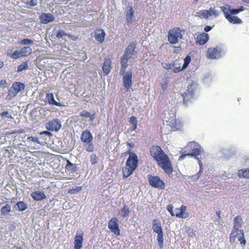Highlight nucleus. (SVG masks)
Returning <instances> with one entry per match:
<instances>
[{
  "label": "nucleus",
  "mask_w": 249,
  "mask_h": 249,
  "mask_svg": "<svg viewBox=\"0 0 249 249\" xmlns=\"http://www.w3.org/2000/svg\"><path fill=\"white\" fill-rule=\"evenodd\" d=\"M150 152L158 165L169 177L171 176L173 171L172 162L161 147L158 145L153 146L150 149Z\"/></svg>",
  "instance_id": "obj_1"
},
{
  "label": "nucleus",
  "mask_w": 249,
  "mask_h": 249,
  "mask_svg": "<svg viewBox=\"0 0 249 249\" xmlns=\"http://www.w3.org/2000/svg\"><path fill=\"white\" fill-rule=\"evenodd\" d=\"M129 156L126 160L125 166L123 168V176L124 178L129 177L138 166L139 160L138 156L134 153L131 152L129 149L126 152Z\"/></svg>",
  "instance_id": "obj_2"
},
{
  "label": "nucleus",
  "mask_w": 249,
  "mask_h": 249,
  "mask_svg": "<svg viewBox=\"0 0 249 249\" xmlns=\"http://www.w3.org/2000/svg\"><path fill=\"white\" fill-rule=\"evenodd\" d=\"M185 148L187 150L189 156L194 157L199 161L200 160L197 156L203 152V150L199 143L195 142H189Z\"/></svg>",
  "instance_id": "obj_3"
},
{
  "label": "nucleus",
  "mask_w": 249,
  "mask_h": 249,
  "mask_svg": "<svg viewBox=\"0 0 249 249\" xmlns=\"http://www.w3.org/2000/svg\"><path fill=\"white\" fill-rule=\"evenodd\" d=\"M152 229L154 231L157 233V241L160 249L163 248V233L161 227V222L157 219L153 220Z\"/></svg>",
  "instance_id": "obj_4"
},
{
  "label": "nucleus",
  "mask_w": 249,
  "mask_h": 249,
  "mask_svg": "<svg viewBox=\"0 0 249 249\" xmlns=\"http://www.w3.org/2000/svg\"><path fill=\"white\" fill-rule=\"evenodd\" d=\"M93 137L89 130L84 131L81 135V140L85 143L86 150L89 152L94 151V145L92 143Z\"/></svg>",
  "instance_id": "obj_5"
},
{
  "label": "nucleus",
  "mask_w": 249,
  "mask_h": 249,
  "mask_svg": "<svg viewBox=\"0 0 249 249\" xmlns=\"http://www.w3.org/2000/svg\"><path fill=\"white\" fill-rule=\"evenodd\" d=\"M229 238L231 244H233L235 242L236 238L242 247L244 246L246 244L244 232L241 230H232Z\"/></svg>",
  "instance_id": "obj_6"
},
{
  "label": "nucleus",
  "mask_w": 249,
  "mask_h": 249,
  "mask_svg": "<svg viewBox=\"0 0 249 249\" xmlns=\"http://www.w3.org/2000/svg\"><path fill=\"white\" fill-rule=\"evenodd\" d=\"M147 178L149 185L153 188L163 190L165 188V183L158 176L149 174Z\"/></svg>",
  "instance_id": "obj_7"
},
{
  "label": "nucleus",
  "mask_w": 249,
  "mask_h": 249,
  "mask_svg": "<svg viewBox=\"0 0 249 249\" xmlns=\"http://www.w3.org/2000/svg\"><path fill=\"white\" fill-rule=\"evenodd\" d=\"M25 86L20 82H15L13 84L12 87L8 91V94L7 97L9 99H12L15 97L18 92L24 89Z\"/></svg>",
  "instance_id": "obj_8"
},
{
  "label": "nucleus",
  "mask_w": 249,
  "mask_h": 249,
  "mask_svg": "<svg viewBox=\"0 0 249 249\" xmlns=\"http://www.w3.org/2000/svg\"><path fill=\"white\" fill-rule=\"evenodd\" d=\"M182 35L179 28L174 29L168 32V39L171 44H176L179 38H182Z\"/></svg>",
  "instance_id": "obj_9"
},
{
  "label": "nucleus",
  "mask_w": 249,
  "mask_h": 249,
  "mask_svg": "<svg viewBox=\"0 0 249 249\" xmlns=\"http://www.w3.org/2000/svg\"><path fill=\"white\" fill-rule=\"evenodd\" d=\"M123 76L122 81L124 89L126 91H129L132 85V71L129 70L126 71V73L123 75H121Z\"/></svg>",
  "instance_id": "obj_10"
},
{
  "label": "nucleus",
  "mask_w": 249,
  "mask_h": 249,
  "mask_svg": "<svg viewBox=\"0 0 249 249\" xmlns=\"http://www.w3.org/2000/svg\"><path fill=\"white\" fill-rule=\"evenodd\" d=\"M108 228L116 236L121 234V230L119 228V220L116 217H112L109 220Z\"/></svg>",
  "instance_id": "obj_11"
},
{
  "label": "nucleus",
  "mask_w": 249,
  "mask_h": 249,
  "mask_svg": "<svg viewBox=\"0 0 249 249\" xmlns=\"http://www.w3.org/2000/svg\"><path fill=\"white\" fill-rule=\"evenodd\" d=\"M84 232L81 229H78L74 237V249H81L84 241Z\"/></svg>",
  "instance_id": "obj_12"
},
{
  "label": "nucleus",
  "mask_w": 249,
  "mask_h": 249,
  "mask_svg": "<svg viewBox=\"0 0 249 249\" xmlns=\"http://www.w3.org/2000/svg\"><path fill=\"white\" fill-rule=\"evenodd\" d=\"M135 10L132 5H128L125 13V20L127 25H130L135 21Z\"/></svg>",
  "instance_id": "obj_13"
},
{
  "label": "nucleus",
  "mask_w": 249,
  "mask_h": 249,
  "mask_svg": "<svg viewBox=\"0 0 249 249\" xmlns=\"http://www.w3.org/2000/svg\"><path fill=\"white\" fill-rule=\"evenodd\" d=\"M195 87L193 85H189L188 86L186 92H185L182 96L183 97V102L184 104H187L189 101H191V100L194 97V90Z\"/></svg>",
  "instance_id": "obj_14"
},
{
  "label": "nucleus",
  "mask_w": 249,
  "mask_h": 249,
  "mask_svg": "<svg viewBox=\"0 0 249 249\" xmlns=\"http://www.w3.org/2000/svg\"><path fill=\"white\" fill-rule=\"evenodd\" d=\"M221 49L218 47L211 48L207 52V56L211 59L219 58L221 54Z\"/></svg>",
  "instance_id": "obj_15"
},
{
  "label": "nucleus",
  "mask_w": 249,
  "mask_h": 249,
  "mask_svg": "<svg viewBox=\"0 0 249 249\" xmlns=\"http://www.w3.org/2000/svg\"><path fill=\"white\" fill-rule=\"evenodd\" d=\"M39 18L42 24H46L49 22H53L55 20V17L51 13H43L41 14Z\"/></svg>",
  "instance_id": "obj_16"
},
{
  "label": "nucleus",
  "mask_w": 249,
  "mask_h": 249,
  "mask_svg": "<svg viewBox=\"0 0 249 249\" xmlns=\"http://www.w3.org/2000/svg\"><path fill=\"white\" fill-rule=\"evenodd\" d=\"M136 45L134 43H130L126 48L124 53L122 56L127 59H130L134 55Z\"/></svg>",
  "instance_id": "obj_17"
},
{
  "label": "nucleus",
  "mask_w": 249,
  "mask_h": 249,
  "mask_svg": "<svg viewBox=\"0 0 249 249\" xmlns=\"http://www.w3.org/2000/svg\"><path fill=\"white\" fill-rule=\"evenodd\" d=\"M186 207L182 205L180 208L175 209L176 216L180 218H186L189 216V214L186 213Z\"/></svg>",
  "instance_id": "obj_18"
},
{
  "label": "nucleus",
  "mask_w": 249,
  "mask_h": 249,
  "mask_svg": "<svg viewBox=\"0 0 249 249\" xmlns=\"http://www.w3.org/2000/svg\"><path fill=\"white\" fill-rule=\"evenodd\" d=\"M26 144L27 147L31 149H35V146L36 144H39V142L37 137H28L26 140Z\"/></svg>",
  "instance_id": "obj_19"
},
{
  "label": "nucleus",
  "mask_w": 249,
  "mask_h": 249,
  "mask_svg": "<svg viewBox=\"0 0 249 249\" xmlns=\"http://www.w3.org/2000/svg\"><path fill=\"white\" fill-rule=\"evenodd\" d=\"M45 102L51 105H55L58 107L62 106L61 103L54 100V95L52 93H46Z\"/></svg>",
  "instance_id": "obj_20"
},
{
  "label": "nucleus",
  "mask_w": 249,
  "mask_h": 249,
  "mask_svg": "<svg viewBox=\"0 0 249 249\" xmlns=\"http://www.w3.org/2000/svg\"><path fill=\"white\" fill-rule=\"evenodd\" d=\"M224 16L225 18L231 23H233V24H240L242 22L241 19H240L239 18H238L236 16H231L230 15H228L227 13V12L228 11L227 10L228 9H224Z\"/></svg>",
  "instance_id": "obj_21"
},
{
  "label": "nucleus",
  "mask_w": 249,
  "mask_h": 249,
  "mask_svg": "<svg viewBox=\"0 0 249 249\" xmlns=\"http://www.w3.org/2000/svg\"><path fill=\"white\" fill-rule=\"evenodd\" d=\"M111 69V61L109 58L105 59L102 67V70L105 75H107Z\"/></svg>",
  "instance_id": "obj_22"
},
{
  "label": "nucleus",
  "mask_w": 249,
  "mask_h": 249,
  "mask_svg": "<svg viewBox=\"0 0 249 249\" xmlns=\"http://www.w3.org/2000/svg\"><path fill=\"white\" fill-rule=\"evenodd\" d=\"M209 39L208 34L203 33L197 36L196 43L200 45H204L208 41Z\"/></svg>",
  "instance_id": "obj_23"
},
{
  "label": "nucleus",
  "mask_w": 249,
  "mask_h": 249,
  "mask_svg": "<svg viewBox=\"0 0 249 249\" xmlns=\"http://www.w3.org/2000/svg\"><path fill=\"white\" fill-rule=\"evenodd\" d=\"M31 196L36 201H40L46 198V195L43 192L35 191L31 193Z\"/></svg>",
  "instance_id": "obj_24"
},
{
  "label": "nucleus",
  "mask_w": 249,
  "mask_h": 249,
  "mask_svg": "<svg viewBox=\"0 0 249 249\" xmlns=\"http://www.w3.org/2000/svg\"><path fill=\"white\" fill-rule=\"evenodd\" d=\"M243 223V219L240 215L236 216L233 220V227L232 230H238L241 228Z\"/></svg>",
  "instance_id": "obj_25"
},
{
  "label": "nucleus",
  "mask_w": 249,
  "mask_h": 249,
  "mask_svg": "<svg viewBox=\"0 0 249 249\" xmlns=\"http://www.w3.org/2000/svg\"><path fill=\"white\" fill-rule=\"evenodd\" d=\"M105 32L102 30H98L95 32L94 37L96 41L102 43L105 39Z\"/></svg>",
  "instance_id": "obj_26"
},
{
  "label": "nucleus",
  "mask_w": 249,
  "mask_h": 249,
  "mask_svg": "<svg viewBox=\"0 0 249 249\" xmlns=\"http://www.w3.org/2000/svg\"><path fill=\"white\" fill-rule=\"evenodd\" d=\"M221 11L224 14V9H228L227 13L228 15H236L239 13L238 9H231V6L228 4H225L220 7Z\"/></svg>",
  "instance_id": "obj_27"
},
{
  "label": "nucleus",
  "mask_w": 249,
  "mask_h": 249,
  "mask_svg": "<svg viewBox=\"0 0 249 249\" xmlns=\"http://www.w3.org/2000/svg\"><path fill=\"white\" fill-rule=\"evenodd\" d=\"M7 55L14 59H17L22 57L20 54V51L16 50L13 52L12 50H9L7 51Z\"/></svg>",
  "instance_id": "obj_28"
},
{
  "label": "nucleus",
  "mask_w": 249,
  "mask_h": 249,
  "mask_svg": "<svg viewBox=\"0 0 249 249\" xmlns=\"http://www.w3.org/2000/svg\"><path fill=\"white\" fill-rule=\"evenodd\" d=\"M182 61L179 60H176L172 64V71L174 73H177L181 71V65Z\"/></svg>",
  "instance_id": "obj_29"
},
{
  "label": "nucleus",
  "mask_w": 249,
  "mask_h": 249,
  "mask_svg": "<svg viewBox=\"0 0 249 249\" xmlns=\"http://www.w3.org/2000/svg\"><path fill=\"white\" fill-rule=\"evenodd\" d=\"M80 115L84 118H89V119L91 122H92L93 120L95 119V114H91L89 111H87L86 110H83L80 112Z\"/></svg>",
  "instance_id": "obj_30"
},
{
  "label": "nucleus",
  "mask_w": 249,
  "mask_h": 249,
  "mask_svg": "<svg viewBox=\"0 0 249 249\" xmlns=\"http://www.w3.org/2000/svg\"><path fill=\"white\" fill-rule=\"evenodd\" d=\"M12 111L9 112L8 110L3 111L1 114L0 116H1L3 120L5 121H8L9 119L12 120L13 118L12 115Z\"/></svg>",
  "instance_id": "obj_31"
},
{
  "label": "nucleus",
  "mask_w": 249,
  "mask_h": 249,
  "mask_svg": "<svg viewBox=\"0 0 249 249\" xmlns=\"http://www.w3.org/2000/svg\"><path fill=\"white\" fill-rule=\"evenodd\" d=\"M210 15L207 10H203L196 12V16L201 18H205L206 19H209Z\"/></svg>",
  "instance_id": "obj_32"
},
{
  "label": "nucleus",
  "mask_w": 249,
  "mask_h": 249,
  "mask_svg": "<svg viewBox=\"0 0 249 249\" xmlns=\"http://www.w3.org/2000/svg\"><path fill=\"white\" fill-rule=\"evenodd\" d=\"M20 51L22 57L27 56L32 53V49L29 46L24 47L21 49Z\"/></svg>",
  "instance_id": "obj_33"
},
{
  "label": "nucleus",
  "mask_w": 249,
  "mask_h": 249,
  "mask_svg": "<svg viewBox=\"0 0 249 249\" xmlns=\"http://www.w3.org/2000/svg\"><path fill=\"white\" fill-rule=\"evenodd\" d=\"M238 175L240 178H249V169L239 170L238 172Z\"/></svg>",
  "instance_id": "obj_34"
},
{
  "label": "nucleus",
  "mask_w": 249,
  "mask_h": 249,
  "mask_svg": "<svg viewBox=\"0 0 249 249\" xmlns=\"http://www.w3.org/2000/svg\"><path fill=\"white\" fill-rule=\"evenodd\" d=\"M208 13L210 14L209 15V17L213 16L214 18H217L219 16L220 12L216 9L215 7H211V8L208 10Z\"/></svg>",
  "instance_id": "obj_35"
},
{
  "label": "nucleus",
  "mask_w": 249,
  "mask_h": 249,
  "mask_svg": "<svg viewBox=\"0 0 249 249\" xmlns=\"http://www.w3.org/2000/svg\"><path fill=\"white\" fill-rule=\"evenodd\" d=\"M66 168L71 173L74 172L76 171V167L75 164L72 163L69 160H67V163Z\"/></svg>",
  "instance_id": "obj_36"
},
{
  "label": "nucleus",
  "mask_w": 249,
  "mask_h": 249,
  "mask_svg": "<svg viewBox=\"0 0 249 249\" xmlns=\"http://www.w3.org/2000/svg\"><path fill=\"white\" fill-rule=\"evenodd\" d=\"M11 212V207L9 204H6L1 207L0 212L2 215H6Z\"/></svg>",
  "instance_id": "obj_37"
},
{
  "label": "nucleus",
  "mask_w": 249,
  "mask_h": 249,
  "mask_svg": "<svg viewBox=\"0 0 249 249\" xmlns=\"http://www.w3.org/2000/svg\"><path fill=\"white\" fill-rule=\"evenodd\" d=\"M130 213V211L127 205H124L121 210V216L125 217L128 216Z\"/></svg>",
  "instance_id": "obj_38"
},
{
  "label": "nucleus",
  "mask_w": 249,
  "mask_h": 249,
  "mask_svg": "<svg viewBox=\"0 0 249 249\" xmlns=\"http://www.w3.org/2000/svg\"><path fill=\"white\" fill-rule=\"evenodd\" d=\"M16 205L19 211H24L27 208V205L22 201L18 202Z\"/></svg>",
  "instance_id": "obj_39"
},
{
  "label": "nucleus",
  "mask_w": 249,
  "mask_h": 249,
  "mask_svg": "<svg viewBox=\"0 0 249 249\" xmlns=\"http://www.w3.org/2000/svg\"><path fill=\"white\" fill-rule=\"evenodd\" d=\"M18 43L21 45H31L34 44V41L30 39L24 38L21 39Z\"/></svg>",
  "instance_id": "obj_40"
},
{
  "label": "nucleus",
  "mask_w": 249,
  "mask_h": 249,
  "mask_svg": "<svg viewBox=\"0 0 249 249\" xmlns=\"http://www.w3.org/2000/svg\"><path fill=\"white\" fill-rule=\"evenodd\" d=\"M38 3L37 0H30L25 2V6L28 8H31L34 6L37 5Z\"/></svg>",
  "instance_id": "obj_41"
},
{
  "label": "nucleus",
  "mask_w": 249,
  "mask_h": 249,
  "mask_svg": "<svg viewBox=\"0 0 249 249\" xmlns=\"http://www.w3.org/2000/svg\"><path fill=\"white\" fill-rule=\"evenodd\" d=\"M66 36H70V35L66 33L64 30H58L57 34L56 35V37L57 38L63 39V37Z\"/></svg>",
  "instance_id": "obj_42"
},
{
  "label": "nucleus",
  "mask_w": 249,
  "mask_h": 249,
  "mask_svg": "<svg viewBox=\"0 0 249 249\" xmlns=\"http://www.w3.org/2000/svg\"><path fill=\"white\" fill-rule=\"evenodd\" d=\"M28 68L27 61L24 62L19 65L17 68V71L21 72L23 70H26Z\"/></svg>",
  "instance_id": "obj_43"
},
{
  "label": "nucleus",
  "mask_w": 249,
  "mask_h": 249,
  "mask_svg": "<svg viewBox=\"0 0 249 249\" xmlns=\"http://www.w3.org/2000/svg\"><path fill=\"white\" fill-rule=\"evenodd\" d=\"M82 190V187H76L75 188H72L69 190L68 193L70 194H75L80 192Z\"/></svg>",
  "instance_id": "obj_44"
},
{
  "label": "nucleus",
  "mask_w": 249,
  "mask_h": 249,
  "mask_svg": "<svg viewBox=\"0 0 249 249\" xmlns=\"http://www.w3.org/2000/svg\"><path fill=\"white\" fill-rule=\"evenodd\" d=\"M79 57L78 59L80 61H85L87 59V53L85 52L81 51L79 53Z\"/></svg>",
  "instance_id": "obj_45"
},
{
  "label": "nucleus",
  "mask_w": 249,
  "mask_h": 249,
  "mask_svg": "<svg viewBox=\"0 0 249 249\" xmlns=\"http://www.w3.org/2000/svg\"><path fill=\"white\" fill-rule=\"evenodd\" d=\"M90 162L92 165H94L97 162V157L96 155L92 154L90 156Z\"/></svg>",
  "instance_id": "obj_46"
},
{
  "label": "nucleus",
  "mask_w": 249,
  "mask_h": 249,
  "mask_svg": "<svg viewBox=\"0 0 249 249\" xmlns=\"http://www.w3.org/2000/svg\"><path fill=\"white\" fill-rule=\"evenodd\" d=\"M61 125H47L46 128L50 130H53L54 129L58 130L61 128Z\"/></svg>",
  "instance_id": "obj_47"
},
{
  "label": "nucleus",
  "mask_w": 249,
  "mask_h": 249,
  "mask_svg": "<svg viewBox=\"0 0 249 249\" xmlns=\"http://www.w3.org/2000/svg\"><path fill=\"white\" fill-rule=\"evenodd\" d=\"M61 123L62 122L61 120L59 119H53L50 121L49 123H47V124H61Z\"/></svg>",
  "instance_id": "obj_48"
},
{
  "label": "nucleus",
  "mask_w": 249,
  "mask_h": 249,
  "mask_svg": "<svg viewBox=\"0 0 249 249\" xmlns=\"http://www.w3.org/2000/svg\"><path fill=\"white\" fill-rule=\"evenodd\" d=\"M121 69L120 70L119 74L120 75H123L124 74H125L126 73V71H125V70L128 67L127 65H121Z\"/></svg>",
  "instance_id": "obj_49"
},
{
  "label": "nucleus",
  "mask_w": 249,
  "mask_h": 249,
  "mask_svg": "<svg viewBox=\"0 0 249 249\" xmlns=\"http://www.w3.org/2000/svg\"><path fill=\"white\" fill-rule=\"evenodd\" d=\"M129 60L128 59H127L126 58H124L123 56L121 58V65H127L128 66V61Z\"/></svg>",
  "instance_id": "obj_50"
},
{
  "label": "nucleus",
  "mask_w": 249,
  "mask_h": 249,
  "mask_svg": "<svg viewBox=\"0 0 249 249\" xmlns=\"http://www.w3.org/2000/svg\"><path fill=\"white\" fill-rule=\"evenodd\" d=\"M167 210L170 213L172 216H175V214L173 212V207L172 205H168L167 206Z\"/></svg>",
  "instance_id": "obj_51"
},
{
  "label": "nucleus",
  "mask_w": 249,
  "mask_h": 249,
  "mask_svg": "<svg viewBox=\"0 0 249 249\" xmlns=\"http://www.w3.org/2000/svg\"><path fill=\"white\" fill-rule=\"evenodd\" d=\"M129 123L131 124H137V120L135 117L132 116L129 119Z\"/></svg>",
  "instance_id": "obj_52"
},
{
  "label": "nucleus",
  "mask_w": 249,
  "mask_h": 249,
  "mask_svg": "<svg viewBox=\"0 0 249 249\" xmlns=\"http://www.w3.org/2000/svg\"><path fill=\"white\" fill-rule=\"evenodd\" d=\"M198 164L200 166V170L198 172V173L196 175L197 176V178H198L199 177L200 175L201 174L202 172V163L201 160H199Z\"/></svg>",
  "instance_id": "obj_53"
},
{
  "label": "nucleus",
  "mask_w": 249,
  "mask_h": 249,
  "mask_svg": "<svg viewBox=\"0 0 249 249\" xmlns=\"http://www.w3.org/2000/svg\"><path fill=\"white\" fill-rule=\"evenodd\" d=\"M166 123H168V122L169 124H175L176 123V119L174 117H172L170 119H169V121L166 120Z\"/></svg>",
  "instance_id": "obj_54"
},
{
  "label": "nucleus",
  "mask_w": 249,
  "mask_h": 249,
  "mask_svg": "<svg viewBox=\"0 0 249 249\" xmlns=\"http://www.w3.org/2000/svg\"><path fill=\"white\" fill-rule=\"evenodd\" d=\"M163 67L167 70H171L172 71V64L165 63L163 64Z\"/></svg>",
  "instance_id": "obj_55"
},
{
  "label": "nucleus",
  "mask_w": 249,
  "mask_h": 249,
  "mask_svg": "<svg viewBox=\"0 0 249 249\" xmlns=\"http://www.w3.org/2000/svg\"><path fill=\"white\" fill-rule=\"evenodd\" d=\"M7 86V82L5 80H1L0 82V87L1 88H5Z\"/></svg>",
  "instance_id": "obj_56"
},
{
  "label": "nucleus",
  "mask_w": 249,
  "mask_h": 249,
  "mask_svg": "<svg viewBox=\"0 0 249 249\" xmlns=\"http://www.w3.org/2000/svg\"><path fill=\"white\" fill-rule=\"evenodd\" d=\"M184 154H182L179 158V160H183L185 158V157L186 156H189L188 155V152H187V150H185L184 151Z\"/></svg>",
  "instance_id": "obj_57"
},
{
  "label": "nucleus",
  "mask_w": 249,
  "mask_h": 249,
  "mask_svg": "<svg viewBox=\"0 0 249 249\" xmlns=\"http://www.w3.org/2000/svg\"><path fill=\"white\" fill-rule=\"evenodd\" d=\"M161 89H162L163 91L165 92V91L166 90V89H167V88L168 87L167 83L165 82L164 83L161 84Z\"/></svg>",
  "instance_id": "obj_58"
},
{
  "label": "nucleus",
  "mask_w": 249,
  "mask_h": 249,
  "mask_svg": "<svg viewBox=\"0 0 249 249\" xmlns=\"http://www.w3.org/2000/svg\"><path fill=\"white\" fill-rule=\"evenodd\" d=\"M191 61V58L189 55H187L184 59V62L189 65Z\"/></svg>",
  "instance_id": "obj_59"
},
{
  "label": "nucleus",
  "mask_w": 249,
  "mask_h": 249,
  "mask_svg": "<svg viewBox=\"0 0 249 249\" xmlns=\"http://www.w3.org/2000/svg\"><path fill=\"white\" fill-rule=\"evenodd\" d=\"M42 134H46L49 137L52 136V133L48 131H43V132L40 133V135H42Z\"/></svg>",
  "instance_id": "obj_60"
},
{
  "label": "nucleus",
  "mask_w": 249,
  "mask_h": 249,
  "mask_svg": "<svg viewBox=\"0 0 249 249\" xmlns=\"http://www.w3.org/2000/svg\"><path fill=\"white\" fill-rule=\"evenodd\" d=\"M212 29V27L211 26H206L205 28H204V31L205 32H209L210 31H211Z\"/></svg>",
  "instance_id": "obj_61"
},
{
  "label": "nucleus",
  "mask_w": 249,
  "mask_h": 249,
  "mask_svg": "<svg viewBox=\"0 0 249 249\" xmlns=\"http://www.w3.org/2000/svg\"><path fill=\"white\" fill-rule=\"evenodd\" d=\"M174 48H175L174 52L176 53H178L180 52V50H181V47L180 46H179V47H174Z\"/></svg>",
  "instance_id": "obj_62"
},
{
  "label": "nucleus",
  "mask_w": 249,
  "mask_h": 249,
  "mask_svg": "<svg viewBox=\"0 0 249 249\" xmlns=\"http://www.w3.org/2000/svg\"><path fill=\"white\" fill-rule=\"evenodd\" d=\"M188 66V64L184 62L183 65L181 69V71L185 70Z\"/></svg>",
  "instance_id": "obj_63"
},
{
  "label": "nucleus",
  "mask_w": 249,
  "mask_h": 249,
  "mask_svg": "<svg viewBox=\"0 0 249 249\" xmlns=\"http://www.w3.org/2000/svg\"><path fill=\"white\" fill-rule=\"evenodd\" d=\"M23 132H24V130L20 129V130H18L17 131L12 132L11 133H12V134H14V133H23Z\"/></svg>",
  "instance_id": "obj_64"
}]
</instances>
